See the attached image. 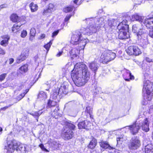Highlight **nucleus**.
<instances>
[{
	"mask_svg": "<svg viewBox=\"0 0 153 153\" xmlns=\"http://www.w3.org/2000/svg\"><path fill=\"white\" fill-rule=\"evenodd\" d=\"M75 126L71 123H68L66 124L63 136L65 140H69L71 138L73 135L72 130L74 129Z\"/></svg>",
	"mask_w": 153,
	"mask_h": 153,
	"instance_id": "obj_7",
	"label": "nucleus"
},
{
	"mask_svg": "<svg viewBox=\"0 0 153 153\" xmlns=\"http://www.w3.org/2000/svg\"><path fill=\"white\" fill-rule=\"evenodd\" d=\"M34 36H32L30 35V36L29 38V39L30 40H32L33 39V37Z\"/></svg>",
	"mask_w": 153,
	"mask_h": 153,
	"instance_id": "obj_63",
	"label": "nucleus"
},
{
	"mask_svg": "<svg viewBox=\"0 0 153 153\" xmlns=\"http://www.w3.org/2000/svg\"><path fill=\"white\" fill-rule=\"evenodd\" d=\"M81 29L76 31L71 37V43L73 45H76L80 44V45L84 47L88 40L82 37Z\"/></svg>",
	"mask_w": 153,
	"mask_h": 153,
	"instance_id": "obj_4",
	"label": "nucleus"
},
{
	"mask_svg": "<svg viewBox=\"0 0 153 153\" xmlns=\"http://www.w3.org/2000/svg\"><path fill=\"white\" fill-rule=\"evenodd\" d=\"M28 91L29 89H26L25 90L24 92L22 94H24V95H25V94L28 92Z\"/></svg>",
	"mask_w": 153,
	"mask_h": 153,
	"instance_id": "obj_62",
	"label": "nucleus"
},
{
	"mask_svg": "<svg viewBox=\"0 0 153 153\" xmlns=\"http://www.w3.org/2000/svg\"><path fill=\"white\" fill-rule=\"evenodd\" d=\"M68 84L66 82H64L61 84L58 93L60 94L61 97H63L67 94L68 92Z\"/></svg>",
	"mask_w": 153,
	"mask_h": 153,
	"instance_id": "obj_12",
	"label": "nucleus"
},
{
	"mask_svg": "<svg viewBox=\"0 0 153 153\" xmlns=\"http://www.w3.org/2000/svg\"><path fill=\"white\" fill-rule=\"evenodd\" d=\"M36 33V30L34 28H32L30 31V35L32 36H34Z\"/></svg>",
	"mask_w": 153,
	"mask_h": 153,
	"instance_id": "obj_44",
	"label": "nucleus"
},
{
	"mask_svg": "<svg viewBox=\"0 0 153 153\" xmlns=\"http://www.w3.org/2000/svg\"><path fill=\"white\" fill-rule=\"evenodd\" d=\"M111 120V118L110 116H109L108 117L106 118L105 120L106 121V123H108Z\"/></svg>",
	"mask_w": 153,
	"mask_h": 153,
	"instance_id": "obj_55",
	"label": "nucleus"
},
{
	"mask_svg": "<svg viewBox=\"0 0 153 153\" xmlns=\"http://www.w3.org/2000/svg\"><path fill=\"white\" fill-rule=\"evenodd\" d=\"M7 40H2L0 42V45L4 47H6L8 44Z\"/></svg>",
	"mask_w": 153,
	"mask_h": 153,
	"instance_id": "obj_41",
	"label": "nucleus"
},
{
	"mask_svg": "<svg viewBox=\"0 0 153 153\" xmlns=\"http://www.w3.org/2000/svg\"><path fill=\"white\" fill-rule=\"evenodd\" d=\"M153 91V84L149 80H145L143 82V96L146 101H150L152 98L151 93Z\"/></svg>",
	"mask_w": 153,
	"mask_h": 153,
	"instance_id": "obj_5",
	"label": "nucleus"
},
{
	"mask_svg": "<svg viewBox=\"0 0 153 153\" xmlns=\"http://www.w3.org/2000/svg\"><path fill=\"white\" fill-rule=\"evenodd\" d=\"M79 0H74L73 1V3L76 4V5H80L82 2V1L81 2H79L78 4H77L78 2L79 1Z\"/></svg>",
	"mask_w": 153,
	"mask_h": 153,
	"instance_id": "obj_52",
	"label": "nucleus"
},
{
	"mask_svg": "<svg viewBox=\"0 0 153 153\" xmlns=\"http://www.w3.org/2000/svg\"><path fill=\"white\" fill-rule=\"evenodd\" d=\"M45 37V35L44 34H42L40 36L39 39H42L44 38Z\"/></svg>",
	"mask_w": 153,
	"mask_h": 153,
	"instance_id": "obj_60",
	"label": "nucleus"
},
{
	"mask_svg": "<svg viewBox=\"0 0 153 153\" xmlns=\"http://www.w3.org/2000/svg\"><path fill=\"white\" fill-rule=\"evenodd\" d=\"M141 145L140 141L137 137H134L130 140L128 144V148L130 149L136 150Z\"/></svg>",
	"mask_w": 153,
	"mask_h": 153,
	"instance_id": "obj_9",
	"label": "nucleus"
},
{
	"mask_svg": "<svg viewBox=\"0 0 153 153\" xmlns=\"http://www.w3.org/2000/svg\"><path fill=\"white\" fill-rule=\"evenodd\" d=\"M5 53V52L3 49L0 47V54L4 55Z\"/></svg>",
	"mask_w": 153,
	"mask_h": 153,
	"instance_id": "obj_56",
	"label": "nucleus"
},
{
	"mask_svg": "<svg viewBox=\"0 0 153 153\" xmlns=\"http://www.w3.org/2000/svg\"><path fill=\"white\" fill-rule=\"evenodd\" d=\"M29 7L32 12H34L38 10V6L37 4H35L33 2H31L29 5Z\"/></svg>",
	"mask_w": 153,
	"mask_h": 153,
	"instance_id": "obj_30",
	"label": "nucleus"
},
{
	"mask_svg": "<svg viewBox=\"0 0 153 153\" xmlns=\"http://www.w3.org/2000/svg\"><path fill=\"white\" fill-rule=\"evenodd\" d=\"M53 40L50 41L48 43L44 46V47L48 51L49 50L51 45L52 44Z\"/></svg>",
	"mask_w": 153,
	"mask_h": 153,
	"instance_id": "obj_40",
	"label": "nucleus"
},
{
	"mask_svg": "<svg viewBox=\"0 0 153 153\" xmlns=\"http://www.w3.org/2000/svg\"><path fill=\"white\" fill-rule=\"evenodd\" d=\"M10 19L13 22H15L19 21V18L16 14H13L10 16Z\"/></svg>",
	"mask_w": 153,
	"mask_h": 153,
	"instance_id": "obj_36",
	"label": "nucleus"
},
{
	"mask_svg": "<svg viewBox=\"0 0 153 153\" xmlns=\"http://www.w3.org/2000/svg\"><path fill=\"white\" fill-rule=\"evenodd\" d=\"M118 29L119 30L118 37L119 39H123L128 38L129 36L128 34H127V33L128 30L122 29Z\"/></svg>",
	"mask_w": 153,
	"mask_h": 153,
	"instance_id": "obj_16",
	"label": "nucleus"
},
{
	"mask_svg": "<svg viewBox=\"0 0 153 153\" xmlns=\"http://www.w3.org/2000/svg\"><path fill=\"white\" fill-rule=\"evenodd\" d=\"M127 139L126 137L124 135H121L119 136L117 138V144H121L122 142L126 140Z\"/></svg>",
	"mask_w": 153,
	"mask_h": 153,
	"instance_id": "obj_29",
	"label": "nucleus"
},
{
	"mask_svg": "<svg viewBox=\"0 0 153 153\" xmlns=\"http://www.w3.org/2000/svg\"><path fill=\"white\" fill-rule=\"evenodd\" d=\"M114 22V19H113L108 20V25L109 26L111 27L112 26Z\"/></svg>",
	"mask_w": 153,
	"mask_h": 153,
	"instance_id": "obj_46",
	"label": "nucleus"
},
{
	"mask_svg": "<svg viewBox=\"0 0 153 153\" xmlns=\"http://www.w3.org/2000/svg\"><path fill=\"white\" fill-rule=\"evenodd\" d=\"M7 7V4H4L0 5V11L2 9L4 8H6Z\"/></svg>",
	"mask_w": 153,
	"mask_h": 153,
	"instance_id": "obj_51",
	"label": "nucleus"
},
{
	"mask_svg": "<svg viewBox=\"0 0 153 153\" xmlns=\"http://www.w3.org/2000/svg\"><path fill=\"white\" fill-rule=\"evenodd\" d=\"M27 70L28 65L27 64L24 65L22 66L17 71V76H20V74L26 73L27 71Z\"/></svg>",
	"mask_w": 153,
	"mask_h": 153,
	"instance_id": "obj_21",
	"label": "nucleus"
},
{
	"mask_svg": "<svg viewBox=\"0 0 153 153\" xmlns=\"http://www.w3.org/2000/svg\"><path fill=\"white\" fill-rule=\"evenodd\" d=\"M79 51V50L76 48H73L70 52L71 58H74L76 57Z\"/></svg>",
	"mask_w": 153,
	"mask_h": 153,
	"instance_id": "obj_24",
	"label": "nucleus"
},
{
	"mask_svg": "<svg viewBox=\"0 0 153 153\" xmlns=\"http://www.w3.org/2000/svg\"><path fill=\"white\" fill-rule=\"evenodd\" d=\"M74 8V6L71 5L64 8L63 9V10L64 12L68 13L72 11Z\"/></svg>",
	"mask_w": 153,
	"mask_h": 153,
	"instance_id": "obj_38",
	"label": "nucleus"
},
{
	"mask_svg": "<svg viewBox=\"0 0 153 153\" xmlns=\"http://www.w3.org/2000/svg\"><path fill=\"white\" fill-rule=\"evenodd\" d=\"M56 82L54 79H51L47 82L44 85V86L47 85L48 86V88L46 89V90L48 91L49 89L53 86L56 84Z\"/></svg>",
	"mask_w": 153,
	"mask_h": 153,
	"instance_id": "obj_26",
	"label": "nucleus"
},
{
	"mask_svg": "<svg viewBox=\"0 0 153 153\" xmlns=\"http://www.w3.org/2000/svg\"><path fill=\"white\" fill-rule=\"evenodd\" d=\"M69 112L70 113L72 114H74V115H76L77 113V110L74 109V110H70Z\"/></svg>",
	"mask_w": 153,
	"mask_h": 153,
	"instance_id": "obj_48",
	"label": "nucleus"
},
{
	"mask_svg": "<svg viewBox=\"0 0 153 153\" xmlns=\"http://www.w3.org/2000/svg\"><path fill=\"white\" fill-rule=\"evenodd\" d=\"M128 75L129 77H130L129 78H124L125 79L126 81H129V79H134V77L133 76L131 75V73L130 72V71H127L126 73L124 74H123V76L124 77L125 75Z\"/></svg>",
	"mask_w": 153,
	"mask_h": 153,
	"instance_id": "obj_33",
	"label": "nucleus"
},
{
	"mask_svg": "<svg viewBox=\"0 0 153 153\" xmlns=\"http://www.w3.org/2000/svg\"><path fill=\"white\" fill-rule=\"evenodd\" d=\"M127 21L126 20H124L121 22L117 26L118 29H124L126 30H128V25L127 24Z\"/></svg>",
	"mask_w": 153,
	"mask_h": 153,
	"instance_id": "obj_18",
	"label": "nucleus"
},
{
	"mask_svg": "<svg viewBox=\"0 0 153 153\" xmlns=\"http://www.w3.org/2000/svg\"><path fill=\"white\" fill-rule=\"evenodd\" d=\"M27 32L26 30H23L21 32V36L22 37L24 38L27 35Z\"/></svg>",
	"mask_w": 153,
	"mask_h": 153,
	"instance_id": "obj_43",
	"label": "nucleus"
},
{
	"mask_svg": "<svg viewBox=\"0 0 153 153\" xmlns=\"http://www.w3.org/2000/svg\"><path fill=\"white\" fill-rule=\"evenodd\" d=\"M91 124V123L90 121L86 120L79 123L78 126L79 129H88Z\"/></svg>",
	"mask_w": 153,
	"mask_h": 153,
	"instance_id": "obj_15",
	"label": "nucleus"
},
{
	"mask_svg": "<svg viewBox=\"0 0 153 153\" xmlns=\"http://www.w3.org/2000/svg\"><path fill=\"white\" fill-rule=\"evenodd\" d=\"M149 35L150 37L153 39V29L149 30Z\"/></svg>",
	"mask_w": 153,
	"mask_h": 153,
	"instance_id": "obj_54",
	"label": "nucleus"
},
{
	"mask_svg": "<svg viewBox=\"0 0 153 153\" xmlns=\"http://www.w3.org/2000/svg\"><path fill=\"white\" fill-rule=\"evenodd\" d=\"M29 54V50L27 48H25L22 50L20 55L17 60V63H20L25 60Z\"/></svg>",
	"mask_w": 153,
	"mask_h": 153,
	"instance_id": "obj_11",
	"label": "nucleus"
},
{
	"mask_svg": "<svg viewBox=\"0 0 153 153\" xmlns=\"http://www.w3.org/2000/svg\"><path fill=\"white\" fill-rule=\"evenodd\" d=\"M59 30H58L56 31H54V32H53V33H52V37L53 38L54 36H56L58 33L59 32Z\"/></svg>",
	"mask_w": 153,
	"mask_h": 153,
	"instance_id": "obj_50",
	"label": "nucleus"
},
{
	"mask_svg": "<svg viewBox=\"0 0 153 153\" xmlns=\"http://www.w3.org/2000/svg\"><path fill=\"white\" fill-rule=\"evenodd\" d=\"M39 146L43 151H45L47 152H49V151L44 147V146L43 144H40L39 145Z\"/></svg>",
	"mask_w": 153,
	"mask_h": 153,
	"instance_id": "obj_45",
	"label": "nucleus"
},
{
	"mask_svg": "<svg viewBox=\"0 0 153 153\" xmlns=\"http://www.w3.org/2000/svg\"><path fill=\"white\" fill-rule=\"evenodd\" d=\"M71 17V15H69L66 16L65 19V21L67 22L70 19Z\"/></svg>",
	"mask_w": 153,
	"mask_h": 153,
	"instance_id": "obj_57",
	"label": "nucleus"
},
{
	"mask_svg": "<svg viewBox=\"0 0 153 153\" xmlns=\"http://www.w3.org/2000/svg\"><path fill=\"white\" fill-rule=\"evenodd\" d=\"M63 53L62 51L59 52L56 55V56L57 57H59Z\"/></svg>",
	"mask_w": 153,
	"mask_h": 153,
	"instance_id": "obj_59",
	"label": "nucleus"
},
{
	"mask_svg": "<svg viewBox=\"0 0 153 153\" xmlns=\"http://www.w3.org/2000/svg\"><path fill=\"white\" fill-rule=\"evenodd\" d=\"M146 27L148 28H153V18L146 19L145 18L143 22Z\"/></svg>",
	"mask_w": 153,
	"mask_h": 153,
	"instance_id": "obj_17",
	"label": "nucleus"
},
{
	"mask_svg": "<svg viewBox=\"0 0 153 153\" xmlns=\"http://www.w3.org/2000/svg\"><path fill=\"white\" fill-rule=\"evenodd\" d=\"M132 31L136 33L137 37L138 39H141L143 37L146 35L147 32L143 27L142 25L136 24L133 25Z\"/></svg>",
	"mask_w": 153,
	"mask_h": 153,
	"instance_id": "obj_6",
	"label": "nucleus"
},
{
	"mask_svg": "<svg viewBox=\"0 0 153 153\" xmlns=\"http://www.w3.org/2000/svg\"><path fill=\"white\" fill-rule=\"evenodd\" d=\"M100 144L101 147L104 149H111L112 148V147H111L108 144V143L106 141H102L100 143Z\"/></svg>",
	"mask_w": 153,
	"mask_h": 153,
	"instance_id": "obj_27",
	"label": "nucleus"
},
{
	"mask_svg": "<svg viewBox=\"0 0 153 153\" xmlns=\"http://www.w3.org/2000/svg\"><path fill=\"white\" fill-rule=\"evenodd\" d=\"M59 100L58 99L57 100H55L54 101V100H52L51 99H50L48 103V105L49 107L54 106L57 105V102Z\"/></svg>",
	"mask_w": 153,
	"mask_h": 153,
	"instance_id": "obj_32",
	"label": "nucleus"
},
{
	"mask_svg": "<svg viewBox=\"0 0 153 153\" xmlns=\"http://www.w3.org/2000/svg\"><path fill=\"white\" fill-rule=\"evenodd\" d=\"M12 105H13V104H12V105L10 104L8 106H6L3 108H1V109L2 110H5L6 109H7V108H8L9 107H10Z\"/></svg>",
	"mask_w": 153,
	"mask_h": 153,
	"instance_id": "obj_58",
	"label": "nucleus"
},
{
	"mask_svg": "<svg viewBox=\"0 0 153 153\" xmlns=\"http://www.w3.org/2000/svg\"><path fill=\"white\" fill-rule=\"evenodd\" d=\"M129 128L131 134L133 135L136 134L140 128V126L138 123H134L132 125L127 126Z\"/></svg>",
	"mask_w": 153,
	"mask_h": 153,
	"instance_id": "obj_13",
	"label": "nucleus"
},
{
	"mask_svg": "<svg viewBox=\"0 0 153 153\" xmlns=\"http://www.w3.org/2000/svg\"><path fill=\"white\" fill-rule=\"evenodd\" d=\"M88 66L90 69L92 71H94L95 73L99 68L98 64L95 61L89 63Z\"/></svg>",
	"mask_w": 153,
	"mask_h": 153,
	"instance_id": "obj_19",
	"label": "nucleus"
},
{
	"mask_svg": "<svg viewBox=\"0 0 153 153\" xmlns=\"http://www.w3.org/2000/svg\"><path fill=\"white\" fill-rule=\"evenodd\" d=\"M138 124H139L140 127H141L142 130L145 132H147L149 131V123L148 119H145L142 122L141 124L140 123Z\"/></svg>",
	"mask_w": 153,
	"mask_h": 153,
	"instance_id": "obj_14",
	"label": "nucleus"
},
{
	"mask_svg": "<svg viewBox=\"0 0 153 153\" xmlns=\"http://www.w3.org/2000/svg\"><path fill=\"white\" fill-rule=\"evenodd\" d=\"M145 153H153V146L149 144L146 146L145 148Z\"/></svg>",
	"mask_w": 153,
	"mask_h": 153,
	"instance_id": "obj_28",
	"label": "nucleus"
},
{
	"mask_svg": "<svg viewBox=\"0 0 153 153\" xmlns=\"http://www.w3.org/2000/svg\"><path fill=\"white\" fill-rule=\"evenodd\" d=\"M54 5L51 3L49 4L47 9H44L43 12V15H47L48 13H50L55 10Z\"/></svg>",
	"mask_w": 153,
	"mask_h": 153,
	"instance_id": "obj_20",
	"label": "nucleus"
},
{
	"mask_svg": "<svg viewBox=\"0 0 153 153\" xmlns=\"http://www.w3.org/2000/svg\"><path fill=\"white\" fill-rule=\"evenodd\" d=\"M92 108L88 106L86 107L85 110V112L87 113V114L86 115L87 116V114H89V116H90L91 118L92 117V115L91 114L92 113Z\"/></svg>",
	"mask_w": 153,
	"mask_h": 153,
	"instance_id": "obj_37",
	"label": "nucleus"
},
{
	"mask_svg": "<svg viewBox=\"0 0 153 153\" xmlns=\"http://www.w3.org/2000/svg\"><path fill=\"white\" fill-rule=\"evenodd\" d=\"M10 62L9 64H12L14 62V59L13 58H10L9 59Z\"/></svg>",
	"mask_w": 153,
	"mask_h": 153,
	"instance_id": "obj_61",
	"label": "nucleus"
},
{
	"mask_svg": "<svg viewBox=\"0 0 153 153\" xmlns=\"http://www.w3.org/2000/svg\"><path fill=\"white\" fill-rule=\"evenodd\" d=\"M7 146H5L7 153H25L26 147L24 145L17 142L15 140L7 141Z\"/></svg>",
	"mask_w": 153,
	"mask_h": 153,
	"instance_id": "obj_3",
	"label": "nucleus"
},
{
	"mask_svg": "<svg viewBox=\"0 0 153 153\" xmlns=\"http://www.w3.org/2000/svg\"><path fill=\"white\" fill-rule=\"evenodd\" d=\"M116 54L110 51H105L102 53L101 56V60L103 63H107L115 58Z\"/></svg>",
	"mask_w": 153,
	"mask_h": 153,
	"instance_id": "obj_8",
	"label": "nucleus"
},
{
	"mask_svg": "<svg viewBox=\"0 0 153 153\" xmlns=\"http://www.w3.org/2000/svg\"><path fill=\"white\" fill-rule=\"evenodd\" d=\"M58 93L59 91L57 89L53 90L51 94L50 98L55 100L57 98L58 95L59 98L61 97L62 95H60V94H59Z\"/></svg>",
	"mask_w": 153,
	"mask_h": 153,
	"instance_id": "obj_22",
	"label": "nucleus"
},
{
	"mask_svg": "<svg viewBox=\"0 0 153 153\" xmlns=\"http://www.w3.org/2000/svg\"><path fill=\"white\" fill-rule=\"evenodd\" d=\"M42 112H41L40 111H39L38 112H35L33 113H28V114L31 115L34 117L36 118V120L37 121H38V118L39 116L42 114Z\"/></svg>",
	"mask_w": 153,
	"mask_h": 153,
	"instance_id": "obj_35",
	"label": "nucleus"
},
{
	"mask_svg": "<svg viewBox=\"0 0 153 153\" xmlns=\"http://www.w3.org/2000/svg\"><path fill=\"white\" fill-rule=\"evenodd\" d=\"M2 128L1 127H0V132H1L2 131Z\"/></svg>",
	"mask_w": 153,
	"mask_h": 153,
	"instance_id": "obj_64",
	"label": "nucleus"
},
{
	"mask_svg": "<svg viewBox=\"0 0 153 153\" xmlns=\"http://www.w3.org/2000/svg\"><path fill=\"white\" fill-rule=\"evenodd\" d=\"M2 38L4 40H7V42H8V41L10 39V37L8 35H6L3 36L2 37Z\"/></svg>",
	"mask_w": 153,
	"mask_h": 153,
	"instance_id": "obj_49",
	"label": "nucleus"
},
{
	"mask_svg": "<svg viewBox=\"0 0 153 153\" xmlns=\"http://www.w3.org/2000/svg\"><path fill=\"white\" fill-rule=\"evenodd\" d=\"M104 20V19L102 17L100 19L95 18L94 19L91 18L86 19L85 22L89 25V26L86 28L82 27L81 29L82 33L83 35H90L95 33L100 26L103 24Z\"/></svg>",
	"mask_w": 153,
	"mask_h": 153,
	"instance_id": "obj_2",
	"label": "nucleus"
},
{
	"mask_svg": "<svg viewBox=\"0 0 153 153\" xmlns=\"http://www.w3.org/2000/svg\"><path fill=\"white\" fill-rule=\"evenodd\" d=\"M146 60L149 62H153V59H152L149 57H146Z\"/></svg>",
	"mask_w": 153,
	"mask_h": 153,
	"instance_id": "obj_53",
	"label": "nucleus"
},
{
	"mask_svg": "<svg viewBox=\"0 0 153 153\" xmlns=\"http://www.w3.org/2000/svg\"><path fill=\"white\" fill-rule=\"evenodd\" d=\"M133 21L136 20L141 23L143 22L145 18V17L139 16L137 14H135L132 16Z\"/></svg>",
	"mask_w": 153,
	"mask_h": 153,
	"instance_id": "obj_23",
	"label": "nucleus"
},
{
	"mask_svg": "<svg viewBox=\"0 0 153 153\" xmlns=\"http://www.w3.org/2000/svg\"><path fill=\"white\" fill-rule=\"evenodd\" d=\"M72 72V78L77 86L85 85L90 79V71L87 66L84 64L77 63Z\"/></svg>",
	"mask_w": 153,
	"mask_h": 153,
	"instance_id": "obj_1",
	"label": "nucleus"
},
{
	"mask_svg": "<svg viewBox=\"0 0 153 153\" xmlns=\"http://www.w3.org/2000/svg\"><path fill=\"white\" fill-rule=\"evenodd\" d=\"M97 144V141L95 139H93L90 142L88 145V147L91 149H93L96 146Z\"/></svg>",
	"mask_w": 153,
	"mask_h": 153,
	"instance_id": "obj_34",
	"label": "nucleus"
},
{
	"mask_svg": "<svg viewBox=\"0 0 153 153\" xmlns=\"http://www.w3.org/2000/svg\"><path fill=\"white\" fill-rule=\"evenodd\" d=\"M24 96V94H21L19 95L16 97V99L19 101L22 99Z\"/></svg>",
	"mask_w": 153,
	"mask_h": 153,
	"instance_id": "obj_47",
	"label": "nucleus"
},
{
	"mask_svg": "<svg viewBox=\"0 0 153 153\" xmlns=\"http://www.w3.org/2000/svg\"><path fill=\"white\" fill-rule=\"evenodd\" d=\"M7 73H3L0 75V82L4 80L7 76Z\"/></svg>",
	"mask_w": 153,
	"mask_h": 153,
	"instance_id": "obj_42",
	"label": "nucleus"
},
{
	"mask_svg": "<svg viewBox=\"0 0 153 153\" xmlns=\"http://www.w3.org/2000/svg\"><path fill=\"white\" fill-rule=\"evenodd\" d=\"M126 52L129 55H134L137 56L141 53L138 47L136 46H130L126 50Z\"/></svg>",
	"mask_w": 153,
	"mask_h": 153,
	"instance_id": "obj_10",
	"label": "nucleus"
},
{
	"mask_svg": "<svg viewBox=\"0 0 153 153\" xmlns=\"http://www.w3.org/2000/svg\"><path fill=\"white\" fill-rule=\"evenodd\" d=\"M46 93L43 91H40L38 95V98L41 100L45 101L47 98Z\"/></svg>",
	"mask_w": 153,
	"mask_h": 153,
	"instance_id": "obj_25",
	"label": "nucleus"
},
{
	"mask_svg": "<svg viewBox=\"0 0 153 153\" xmlns=\"http://www.w3.org/2000/svg\"><path fill=\"white\" fill-rule=\"evenodd\" d=\"M21 25L20 23L18 22L14 24L12 27V31L14 33H16L17 32L18 30L19 29Z\"/></svg>",
	"mask_w": 153,
	"mask_h": 153,
	"instance_id": "obj_31",
	"label": "nucleus"
},
{
	"mask_svg": "<svg viewBox=\"0 0 153 153\" xmlns=\"http://www.w3.org/2000/svg\"><path fill=\"white\" fill-rule=\"evenodd\" d=\"M48 143L50 145L52 146H57L58 145V143L55 141H53L52 140H50L48 141Z\"/></svg>",
	"mask_w": 153,
	"mask_h": 153,
	"instance_id": "obj_39",
	"label": "nucleus"
}]
</instances>
